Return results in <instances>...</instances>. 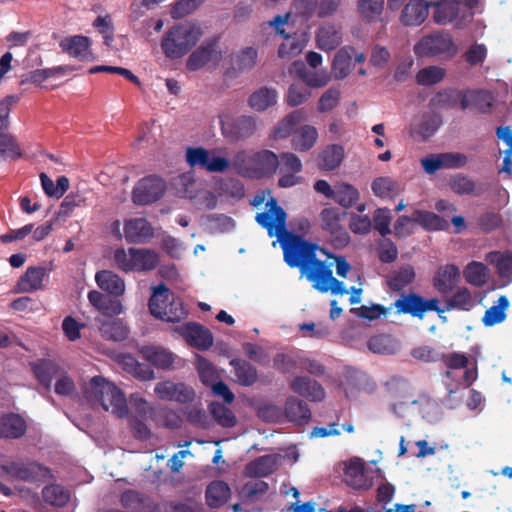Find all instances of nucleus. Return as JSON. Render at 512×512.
Masks as SVG:
<instances>
[{
	"label": "nucleus",
	"mask_w": 512,
	"mask_h": 512,
	"mask_svg": "<svg viewBox=\"0 0 512 512\" xmlns=\"http://www.w3.org/2000/svg\"><path fill=\"white\" fill-rule=\"evenodd\" d=\"M266 206L269 211L257 213L255 220L267 230L270 237L277 236L283 250L285 263L290 268H298L301 275L309 282L320 274H326L323 267L326 261L317 257V252L327 254L318 244L306 240L303 236L286 230V212L277 204L276 199L270 198Z\"/></svg>",
	"instance_id": "1"
},
{
	"label": "nucleus",
	"mask_w": 512,
	"mask_h": 512,
	"mask_svg": "<svg viewBox=\"0 0 512 512\" xmlns=\"http://www.w3.org/2000/svg\"><path fill=\"white\" fill-rule=\"evenodd\" d=\"M186 161L190 167H200L210 173H223L230 167L243 177H254L252 155L245 150L238 151L229 161L227 158L216 155V150H207L203 147H188Z\"/></svg>",
	"instance_id": "2"
},
{
	"label": "nucleus",
	"mask_w": 512,
	"mask_h": 512,
	"mask_svg": "<svg viewBox=\"0 0 512 512\" xmlns=\"http://www.w3.org/2000/svg\"><path fill=\"white\" fill-rule=\"evenodd\" d=\"M202 35L199 27L190 23L172 26L161 40V49L169 59H179L196 45Z\"/></svg>",
	"instance_id": "3"
},
{
	"label": "nucleus",
	"mask_w": 512,
	"mask_h": 512,
	"mask_svg": "<svg viewBox=\"0 0 512 512\" xmlns=\"http://www.w3.org/2000/svg\"><path fill=\"white\" fill-rule=\"evenodd\" d=\"M148 307L155 318L167 322H179L188 315V310L182 299L172 293L163 283L153 288Z\"/></svg>",
	"instance_id": "4"
},
{
	"label": "nucleus",
	"mask_w": 512,
	"mask_h": 512,
	"mask_svg": "<svg viewBox=\"0 0 512 512\" xmlns=\"http://www.w3.org/2000/svg\"><path fill=\"white\" fill-rule=\"evenodd\" d=\"M0 473L8 480L32 484H41L55 479L49 467L28 458H20L0 465Z\"/></svg>",
	"instance_id": "5"
},
{
	"label": "nucleus",
	"mask_w": 512,
	"mask_h": 512,
	"mask_svg": "<svg viewBox=\"0 0 512 512\" xmlns=\"http://www.w3.org/2000/svg\"><path fill=\"white\" fill-rule=\"evenodd\" d=\"M90 393L105 411H110L119 418L128 415V406L124 393L102 376H95L89 382Z\"/></svg>",
	"instance_id": "6"
},
{
	"label": "nucleus",
	"mask_w": 512,
	"mask_h": 512,
	"mask_svg": "<svg viewBox=\"0 0 512 512\" xmlns=\"http://www.w3.org/2000/svg\"><path fill=\"white\" fill-rule=\"evenodd\" d=\"M457 52L452 36L445 30H439L424 35L414 46L418 57H453Z\"/></svg>",
	"instance_id": "7"
},
{
	"label": "nucleus",
	"mask_w": 512,
	"mask_h": 512,
	"mask_svg": "<svg viewBox=\"0 0 512 512\" xmlns=\"http://www.w3.org/2000/svg\"><path fill=\"white\" fill-rule=\"evenodd\" d=\"M346 216L347 212L336 207L324 208L319 214L320 227L330 235L333 245L337 248L344 247L350 242L349 233L343 224Z\"/></svg>",
	"instance_id": "8"
},
{
	"label": "nucleus",
	"mask_w": 512,
	"mask_h": 512,
	"mask_svg": "<svg viewBox=\"0 0 512 512\" xmlns=\"http://www.w3.org/2000/svg\"><path fill=\"white\" fill-rule=\"evenodd\" d=\"M166 190L165 181L155 175L139 180L132 191V201L136 205H147L159 200Z\"/></svg>",
	"instance_id": "9"
},
{
	"label": "nucleus",
	"mask_w": 512,
	"mask_h": 512,
	"mask_svg": "<svg viewBox=\"0 0 512 512\" xmlns=\"http://www.w3.org/2000/svg\"><path fill=\"white\" fill-rule=\"evenodd\" d=\"M257 129L255 117L242 115L234 119L221 120L223 136L230 142H237L251 137Z\"/></svg>",
	"instance_id": "10"
},
{
	"label": "nucleus",
	"mask_w": 512,
	"mask_h": 512,
	"mask_svg": "<svg viewBox=\"0 0 512 512\" xmlns=\"http://www.w3.org/2000/svg\"><path fill=\"white\" fill-rule=\"evenodd\" d=\"M175 331L192 347L208 350L213 345V335L205 326L196 322H187L177 326Z\"/></svg>",
	"instance_id": "11"
},
{
	"label": "nucleus",
	"mask_w": 512,
	"mask_h": 512,
	"mask_svg": "<svg viewBox=\"0 0 512 512\" xmlns=\"http://www.w3.org/2000/svg\"><path fill=\"white\" fill-rule=\"evenodd\" d=\"M154 392L161 400L175 401L181 404L192 402L196 396L192 387L169 380L157 383Z\"/></svg>",
	"instance_id": "12"
},
{
	"label": "nucleus",
	"mask_w": 512,
	"mask_h": 512,
	"mask_svg": "<svg viewBox=\"0 0 512 512\" xmlns=\"http://www.w3.org/2000/svg\"><path fill=\"white\" fill-rule=\"evenodd\" d=\"M430 2L410 0L403 7L399 21L406 27H417L425 22L429 15Z\"/></svg>",
	"instance_id": "13"
},
{
	"label": "nucleus",
	"mask_w": 512,
	"mask_h": 512,
	"mask_svg": "<svg viewBox=\"0 0 512 512\" xmlns=\"http://www.w3.org/2000/svg\"><path fill=\"white\" fill-rule=\"evenodd\" d=\"M460 270L454 264L440 266L433 277L434 288L442 295L451 293L460 280Z\"/></svg>",
	"instance_id": "14"
},
{
	"label": "nucleus",
	"mask_w": 512,
	"mask_h": 512,
	"mask_svg": "<svg viewBox=\"0 0 512 512\" xmlns=\"http://www.w3.org/2000/svg\"><path fill=\"white\" fill-rule=\"evenodd\" d=\"M153 234V228L145 218H133L124 223V236L128 243H146Z\"/></svg>",
	"instance_id": "15"
},
{
	"label": "nucleus",
	"mask_w": 512,
	"mask_h": 512,
	"mask_svg": "<svg viewBox=\"0 0 512 512\" xmlns=\"http://www.w3.org/2000/svg\"><path fill=\"white\" fill-rule=\"evenodd\" d=\"M59 46L63 52L80 61L93 60V54L90 50V40L86 36L75 35L66 37L60 41Z\"/></svg>",
	"instance_id": "16"
},
{
	"label": "nucleus",
	"mask_w": 512,
	"mask_h": 512,
	"mask_svg": "<svg viewBox=\"0 0 512 512\" xmlns=\"http://www.w3.org/2000/svg\"><path fill=\"white\" fill-rule=\"evenodd\" d=\"M47 276V270L42 266H30L18 279L15 291L18 293H32L43 288V280Z\"/></svg>",
	"instance_id": "17"
},
{
	"label": "nucleus",
	"mask_w": 512,
	"mask_h": 512,
	"mask_svg": "<svg viewBox=\"0 0 512 512\" xmlns=\"http://www.w3.org/2000/svg\"><path fill=\"white\" fill-rule=\"evenodd\" d=\"M26 430L27 423L20 414L9 412L0 416V438L19 439Z\"/></svg>",
	"instance_id": "18"
},
{
	"label": "nucleus",
	"mask_w": 512,
	"mask_h": 512,
	"mask_svg": "<svg viewBox=\"0 0 512 512\" xmlns=\"http://www.w3.org/2000/svg\"><path fill=\"white\" fill-rule=\"evenodd\" d=\"M94 322L102 338L107 341L120 342L128 337L129 329L120 319L105 320L101 317H96Z\"/></svg>",
	"instance_id": "19"
},
{
	"label": "nucleus",
	"mask_w": 512,
	"mask_h": 512,
	"mask_svg": "<svg viewBox=\"0 0 512 512\" xmlns=\"http://www.w3.org/2000/svg\"><path fill=\"white\" fill-rule=\"evenodd\" d=\"M217 39L205 40L187 59L186 67L190 71H196L204 67L216 54Z\"/></svg>",
	"instance_id": "20"
},
{
	"label": "nucleus",
	"mask_w": 512,
	"mask_h": 512,
	"mask_svg": "<svg viewBox=\"0 0 512 512\" xmlns=\"http://www.w3.org/2000/svg\"><path fill=\"white\" fill-rule=\"evenodd\" d=\"M88 300L90 304L104 316L113 317L123 312V306L120 300L105 295L97 290L89 291Z\"/></svg>",
	"instance_id": "21"
},
{
	"label": "nucleus",
	"mask_w": 512,
	"mask_h": 512,
	"mask_svg": "<svg viewBox=\"0 0 512 512\" xmlns=\"http://www.w3.org/2000/svg\"><path fill=\"white\" fill-rule=\"evenodd\" d=\"M494 105L492 94L485 90H471L465 93L461 102V110L475 109L481 114H487Z\"/></svg>",
	"instance_id": "22"
},
{
	"label": "nucleus",
	"mask_w": 512,
	"mask_h": 512,
	"mask_svg": "<svg viewBox=\"0 0 512 512\" xmlns=\"http://www.w3.org/2000/svg\"><path fill=\"white\" fill-rule=\"evenodd\" d=\"M291 389L309 399L310 401H322L325 398L324 388L316 381L306 376H298L290 384Z\"/></svg>",
	"instance_id": "23"
},
{
	"label": "nucleus",
	"mask_w": 512,
	"mask_h": 512,
	"mask_svg": "<svg viewBox=\"0 0 512 512\" xmlns=\"http://www.w3.org/2000/svg\"><path fill=\"white\" fill-rule=\"evenodd\" d=\"M254 177L271 176L279 167L278 156L270 150H260L252 154Z\"/></svg>",
	"instance_id": "24"
},
{
	"label": "nucleus",
	"mask_w": 512,
	"mask_h": 512,
	"mask_svg": "<svg viewBox=\"0 0 512 512\" xmlns=\"http://www.w3.org/2000/svg\"><path fill=\"white\" fill-rule=\"evenodd\" d=\"M323 269L326 270V274L323 275L318 273L315 279L311 281L313 288L321 293H327L328 291H331L332 294L335 295L347 294L348 290L346 289L344 283L333 277L331 264H326Z\"/></svg>",
	"instance_id": "25"
},
{
	"label": "nucleus",
	"mask_w": 512,
	"mask_h": 512,
	"mask_svg": "<svg viewBox=\"0 0 512 512\" xmlns=\"http://www.w3.org/2000/svg\"><path fill=\"white\" fill-rule=\"evenodd\" d=\"M355 49L352 46H344L339 49L332 62V73L337 80L346 78L353 68Z\"/></svg>",
	"instance_id": "26"
},
{
	"label": "nucleus",
	"mask_w": 512,
	"mask_h": 512,
	"mask_svg": "<svg viewBox=\"0 0 512 512\" xmlns=\"http://www.w3.org/2000/svg\"><path fill=\"white\" fill-rule=\"evenodd\" d=\"M317 47L323 51H332L342 42L341 29L334 24H324L316 32Z\"/></svg>",
	"instance_id": "27"
},
{
	"label": "nucleus",
	"mask_w": 512,
	"mask_h": 512,
	"mask_svg": "<svg viewBox=\"0 0 512 512\" xmlns=\"http://www.w3.org/2000/svg\"><path fill=\"white\" fill-rule=\"evenodd\" d=\"M344 158V148L338 144L326 146L317 156V166L323 171H333Z\"/></svg>",
	"instance_id": "28"
},
{
	"label": "nucleus",
	"mask_w": 512,
	"mask_h": 512,
	"mask_svg": "<svg viewBox=\"0 0 512 512\" xmlns=\"http://www.w3.org/2000/svg\"><path fill=\"white\" fill-rule=\"evenodd\" d=\"M95 281L99 288L111 296L119 297L125 292L124 280L110 270H102L96 273Z\"/></svg>",
	"instance_id": "29"
},
{
	"label": "nucleus",
	"mask_w": 512,
	"mask_h": 512,
	"mask_svg": "<svg viewBox=\"0 0 512 512\" xmlns=\"http://www.w3.org/2000/svg\"><path fill=\"white\" fill-rule=\"evenodd\" d=\"M317 139V129L311 125H303L294 132L291 147L297 152H308L314 147Z\"/></svg>",
	"instance_id": "30"
},
{
	"label": "nucleus",
	"mask_w": 512,
	"mask_h": 512,
	"mask_svg": "<svg viewBox=\"0 0 512 512\" xmlns=\"http://www.w3.org/2000/svg\"><path fill=\"white\" fill-rule=\"evenodd\" d=\"M41 495L46 504L57 508L66 506L71 498L70 490L58 483L44 486Z\"/></svg>",
	"instance_id": "31"
},
{
	"label": "nucleus",
	"mask_w": 512,
	"mask_h": 512,
	"mask_svg": "<svg viewBox=\"0 0 512 512\" xmlns=\"http://www.w3.org/2000/svg\"><path fill=\"white\" fill-rule=\"evenodd\" d=\"M285 415L290 422L304 425L310 420L311 411L305 401L296 397H289L285 403Z\"/></svg>",
	"instance_id": "32"
},
{
	"label": "nucleus",
	"mask_w": 512,
	"mask_h": 512,
	"mask_svg": "<svg viewBox=\"0 0 512 512\" xmlns=\"http://www.w3.org/2000/svg\"><path fill=\"white\" fill-rule=\"evenodd\" d=\"M398 314H409L422 319V296L415 293H402L393 303Z\"/></svg>",
	"instance_id": "33"
},
{
	"label": "nucleus",
	"mask_w": 512,
	"mask_h": 512,
	"mask_svg": "<svg viewBox=\"0 0 512 512\" xmlns=\"http://www.w3.org/2000/svg\"><path fill=\"white\" fill-rule=\"evenodd\" d=\"M304 119V113L301 110H295L286 115L278 125L273 129L271 138L274 140L285 139L293 136L297 130L296 127Z\"/></svg>",
	"instance_id": "34"
},
{
	"label": "nucleus",
	"mask_w": 512,
	"mask_h": 512,
	"mask_svg": "<svg viewBox=\"0 0 512 512\" xmlns=\"http://www.w3.org/2000/svg\"><path fill=\"white\" fill-rule=\"evenodd\" d=\"M141 354L158 369H170L174 362L173 353L160 347L145 346L141 349Z\"/></svg>",
	"instance_id": "35"
},
{
	"label": "nucleus",
	"mask_w": 512,
	"mask_h": 512,
	"mask_svg": "<svg viewBox=\"0 0 512 512\" xmlns=\"http://www.w3.org/2000/svg\"><path fill=\"white\" fill-rule=\"evenodd\" d=\"M229 496L230 487L224 481H213L206 488V503L211 508L221 507L227 502Z\"/></svg>",
	"instance_id": "36"
},
{
	"label": "nucleus",
	"mask_w": 512,
	"mask_h": 512,
	"mask_svg": "<svg viewBox=\"0 0 512 512\" xmlns=\"http://www.w3.org/2000/svg\"><path fill=\"white\" fill-rule=\"evenodd\" d=\"M277 468V457L263 455L251 461L246 466V474L250 477H265L272 474Z\"/></svg>",
	"instance_id": "37"
},
{
	"label": "nucleus",
	"mask_w": 512,
	"mask_h": 512,
	"mask_svg": "<svg viewBox=\"0 0 512 512\" xmlns=\"http://www.w3.org/2000/svg\"><path fill=\"white\" fill-rule=\"evenodd\" d=\"M485 260L495 266L500 278L512 280V253L491 251L486 254Z\"/></svg>",
	"instance_id": "38"
},
{
	"label": "nucleus",
	"mask_w": 512,
	"mask_h": 512,
	"mask_svg": "<svg viewBox=\"0 0 512 512\" xmlns=\"http://www.w3.org/2000/svg\"><path fill=\"white\" fill-rule=\"evenodd\" d=\"M132 256V271H150L153 270L159 262V255L149 249L132 248Z\"/></svg>",
	"instance_id": "39"
},
{
	"label": "nucleus",
	"mask_w": 512,
	"mask_h": 512,
	"mask_svg": "<svg viewBox=\"0 0 512 512\" xmlns=\"http://www.w3.org/2000/svg\"><path fill=\"white\" fill-rule=\"evenodd\" d=\"M413 223L420 225L427 231L445 230L448 228V222L439 215L423 210L413 212Z\"/></svg>",
	"instance_id": "40"
},
{
	"label": "nucleus",
	"mask_w": 512,
	"mask_h": 512,
	"mask_svg": "<svg viewBox=\"0 0 512 512\" xmlns=\"http://www.w3.org/2000/svg\"><path fill=\"white\" fill-rule=\"evenodd\" d=\"M463 275L467 283L482 287L489 280V269L482 262L471 261L464 268Z\"/></svg>",
	"instance_id": "41"
},
{
	"label": "nucleus",
	"mask_w": 512,
	"mask_h": 512,
	"mask_svg": "<svg viewBox=\"0 0 512 512\" xmlns=\"http://www.w3.org/2000/svg\"><path fill=\"white\" fill-rule=\"evenodd\" d=\"M230 365L234 369L237 381L242 386H251L257 380V369L248 361L232 359Z\"/></svg>",
	"instance_id": "42"
},
{
	"label": "nucleus",
	"mask_w": 512,
	"mask_h": 512,
	"mask_svg": "<svg viewBox=\"0 0 512 512\" xmlns=\"http://www.w3.org/2000/svg\"><path fill=\"white\" fill-rule=\"evenodd\" d=\"M359 197L360 194L356 187L342 182L335 185V192L332 199L341 207L348 209L357 203Z\"/></svg>",
	"instance_id": "43"
},
{
	"label": "nucleus",
	"mask_w": 512,
	"mask_h": 512,
	"mask_svg": "<svg viewBox=\"0 0 512 512\" xmlns=\"http://www.w3.org/2000/svg\"><path fill=\"white\" fill-rule=\"evenodd\" d=\"M465 96V93L459 90L446 89L436 93L432 97L430 103L432 106L440 109H454L458 104L461 106V102Z\"/></svg>",
	"instance_id": "44"
},
{
	"label": "nucleus",
	"mask_w": 512,
	"mask_h": 512,
	"mask_svg": "<svg viewBox=\"0 0 512 512\" xmlns=\"http://www.w3.org/2000/svg\"><path fill=\"white\" fill-rule=\"evenodd\" d=\"M277 102V92L275 89L262 87L255 91L249 97L250 107L257 111H265Z\"/></svg>",
	"instance_id": "45"
},
{
	"label": "nucleus",
	"mask_w": 512,
	"mask_h": 512,
	"mask_svg": "<svg viewBox=\"0 0 512 512\" xmlns=\"http://www.w3.org/2000/svg\"><path fill=\"white\" fill-rule=\"evenodd\" d=\"M474 305L472 294L467 287H458L457 290L445 301V310L468 311Z\"/></svg>",
	"instance_id": "46"
},
{
	"label": "nucleus",
	"mask_w": 512,
	"mask_h": 512,
	"mask_svg": "<svg viewBox=\"0 0 512 512\" xmlns=\"http://www.w3.org/2000/svg\"><path fill=\"white\" fill-rule=\"evenodd\" d=\"M384 0H358L357 11L367 23L377 21L384 10Z\"/></svg>",
	"instance_id": "47"
},
{
	"label": "nucleus",
	"mask_w": 512,
	"mask_h": 512,
	"mask_svg": "<svg viewBox=\"0 0 512 512\" xmlns=\"http://www.w3.org/2000/svg\"><path fill=\"white\" fill-rule=\"evenodd\" d=\"M33 372L39 383L50 389L53 378L58 372V366L50 360H41L33 365Z\"/></svg>",
	"instance_id": "48"
},
{
	"label": "nucleus",
	"mask_w": 512,
	"mask_h": 512,
	"mask_svg": "<svg viewBox=\"0 0 512 512\" xmlns=\"http://www.w3.org/2000/svg\"><path fill=\"white\" fill-rule=\"evenodd\" d=\"M497 305H493L485 311L482 322L485 326L491 327L503 322L506 319V309L509 307V300L506 296H500Z\"/></svg>",
	"instance_id": "49"
},
{
	"label": "nucleus",
	"mask_w": 512,
	"mask_h": 512,
	"mask_svg": "<svg viewBox=\"0 0 512 512\" xmlns=\"http://www.w3.org/2000/svg\"><path fill=\"white\" fill-rule=\"evenodd\" d=\"M209 412L215 422L224 428H232L237 423V418L233 411L219 402H212L209 405Z\"/></svg>",
	"instance_id": "50"
},
{
	"label": "nucleus",
	"mask_w": 512,
	"mask_h": 512,
	"mask_svg": "<svg viewBox=\"0 0 512 512\" xmlns=\"http://www.w3.org/2000/svg\"><path fill=\"white\" fill-rule=\"evenodd\" d=\"M434 6L433 21L438 25H446L453 22L458 16V6L453 3L430 2Z\"/></svg>",
	"instance_id": "51"
},
{
	"label": "nucleus",
	"mask_w": 512,
	"mask_h": 512,
	"mask_svg": "<svg viewBox=\"0 0 512 512\" xmlns=\"http://www.w3.org/2000/svg\"><path fill=\"white\" fill-rule=\"evenodd\" d=\"M415 279V272L412 266L406 265L395 271L388 279V286L392 291L401 292Z\"/></svg>",
	"instance_id": "52"
},
{
	"label": "nucleus",
	"mask_w": 512,
	"mask_h": 512,
	"mask_svg": "<svg viewBox=\"0 0 512 512\" xmlns=\"http://www.w3.org/2000/svg\"><path fill=\"white\" fill-rule=\"evenodd\" d=\"M347 483L357 489L365 487L364 463L360 459L350 460L345 468Z\"/></svg>",
	"instance_id": "53"
},
{
	"label": "nucleus",
	"mask_w": 512,
	"mask_h": 512,
	"mask_svg": "<svg viewBox=\"0 0 512 512\" xmlns=\"http://www.w3.org/2000/svg\"><path fill=\"white\" fill-rule=\"evenodd\" d=\"M368 349L376 354H393L395 352V343L390 335H374L367 341Z\"/></svg>",
	"instance_id": "54"
},
{
	"label": "nucleus",
	"mask_w": 512,
	"mask_h": 512,
	"mask_svg": "<svg viewBox=\"0 0 512 512\" xmlns=\"http://www.w3.org/2000/svg\"><path fill=\"white\" fill-rule=\"evenodd\" d=\"M123 364L129 373L140 380L148 381L154 378L153 369L148 364L139 363L132 356L124 357Z\"/></svg>",
	"instance_id": "55"
},
{
	"label": "nucleus",
	"mask_w": 512,
	"mask_h": 512,
	"mask_svg": "<svg viewBox=\"0 0 512 512\" xmlns=\"http://www.w3.org/2000/svg\"><path fill=\"white\" fill-rule=\"evenodd\" d=\"M445 76V70L438 66H429L421 69L416 76L417 83L430 86L439 83Z\"/></svg>",
	"instance_id": "56"
},
{
	"label": "nucleus",
	"mask_w": 512,
	"mask_h": 512,
	"mask_svg": "<svg viewBox=\"0 0 512 512\" xmlns=\"http://www.w3.org/2000/svg\"><path fill=\"white\" fill-rule=\"evenodd\" d=\"M121 505L133 512H138L144 507L145 496L135 490H125L120 496Z\"/></svg>",
	"instance_id": "57"
},
{
	"label": "nucleus",
	"mask_w": 512,
	"mask_h": 512,
	"mask_svg": "<svg viewBox=\"0 0 512 512\" xmlns=\"http://www.w3.org/2000/svg\"><path fill=\"white\" fill-rule=\"evenodd\" d=\"M197 371L201 382L206 386L212 385L218 379L216 368L204 357L197 358Z\"/></svg>",
	"instance_id": "58"
},
{
	"label": "nucleus",
	"mask_w": 512,
	"mask_h": 512,
	"mask_svg": "<svg viewBox=\"0 0 512 512\" xmlns=\"http://www.w3.org/2000/svg\"><path fill=\"white\" fill-rule=\"evenodd\" d=\"M21 155L16 139L12 135L0 131V159L4 156L16 159Z\"/></svg>",
	"instance_id": "59"
},
{
	"label": "nucleus",
	"mask_w": 512,
	"mask_h": 512,
	"mask_svg": "<svg viewBox=\"0 0 512 512\" xmlns=\"http://www.w3.org/2000/svg\"><path fill=\"white\" fill-rule=\"evenodd\" d=\"M311 96L310 89L303 84H292L287 93L286 101L291 107L301 105Z\"/></svg>",
	"instance_id": "60"
},
{
	"label": "nucleus",
	"mask_w": 512,
	"mask_h": 512,
	"mask_svg": "<svg viewBox=\"0 0 512 512\" xmlns=\"http://www.w3.org/2000/svg\"><path fill=\"white\" fill-rule=\"evenodd\" d=\"M392 216L388 208H378L373 215L374 228L383 237L391 233L390 224Z\"/></svg>",
	"instance_id": "61"
},
{
	"label": "nucleus",
	"mask_w": 512,
	"mask_h": 512,
	"mask_svg": "<svg viewBox=\"0 0 512 512\" xmlns=\"http://www.w3.org/2000/svg\"><path fill=\"white\" fill-rule=\"evenodd\" d=\"M450 188L458 195H470L474 192L475 182L465 175L458 174L449 181Z\"/></svg>",
	"instance_id": "62"
},
{
	"label": "nucleus",
	"mask_w": 512,
	"mask_h": 512,
	"mask_svg": "<svg viewBox=\"0 0 512 512\" xmlns=\"http://www.w3.org/2000/svg\"><path fill=\"white\" fill-rule=\"evenodd\" d=\"M441 123L442 120L438 115L425 114L419 124L418 133L422 136V138L427 139L438 130Z\"/></svg>",
	"instance_id": "63"
},
{
	"label": "nucleus",
	"mask_w": 512,
	"mask_h": 512,
	"mask_svg": "<svg viewBox=\"0 0 512 512\" xmlns=\"http://www.w3.org/2000/svg\"><path fill=\"white\" fill-rule=\"evenodd\" d=\"M477 223L482 232L490 233L501 226L502 217L496 212L487 211L478 217Z\"/></svg>",
	"instance_id": "64"
}]
</instances>
